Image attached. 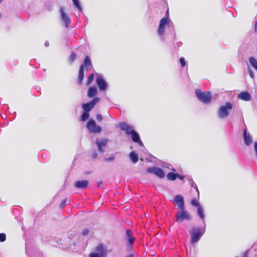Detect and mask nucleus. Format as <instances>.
Instances as JSON below:
<instances>
[{"label":"nucleus","mask_w":257,"mask_h":257,"mask_svg":"<svg viewBox=\"0 0 257 257\" xmlns=\"http://www.w3.org/2000/svg\"><path fill=\"white\" fill-rule=\"evenodd\" d=\"M100 99L97 97H94L93 98V99L85 103H83L82 105V107L83 109V110H85V111L89 112L93 107L99 101Z\"/></svg>","instance_id":"obj_11"},{"label":"nucleus","mask_w":257,"mask_h":257,"mask_svg":"<svg viewBox=\"0 0 257 257\" xmlns=\"http://www.w3.org/2000/svg\"><path fill=\"white\" fill-rule=\"evenodd\" d=\"M177 178L181 180H183L185 178V176L177 174Z\"/></svg>","instance_id":"obj_45"},{"label":"nucleus","mask_w":257,"mask_h":257,"mask_svg":"<svg viewBox=\"0 0 257 257\" xmlns=\"http://www.w3.org/2000/svg\"><path fill=\"white\" fill-rule=\"evenodd\" d=\"M179 61L182 67H184L186 65V61L184 58H180Z\"/></svg>","instance_id":"obj_37"},{"label":"nucleus","mask_w":257,"mask_h":257,"mask_svg":"<svg viewBox=\"0 0 257 257\" xmlns=\"http://www.w3.org/2000/svg\"><path fill=\"white\" fill-rule=\"evenodd\" d=\"M181 210L176 214V221L181 222L184 220H191V216L189 213L184 209Z\"/></svg>","instance_id":"obj_9"},{"label":"nucleus","mask_w":257,"mask_h":257,"mask_svg":"<svg viewBox=\"0 0 257 257\" xmlns=\"http://www.w3.org/2000/svg\"><path fill=\"white\" fill-rule=\"evenodd\" d=\"M238 98L241 100L246 101H249L251 99L250 94L246 91H243L239 93L238 94Z\"/></svg>","instance_id":"obj_18"},{"label":"nucleus","mask_w":257,"mask_h":257,"mask_svg":"<svg viewBox=\"0 0 257 257\" xmlns=\"http://www.w3.org/2000/svg\"><path fill=\"white\" fill-rule=\"evenodd\" d=\"M256 26H257V22L256 21L255 23V28H254V31L255 32L256 31Z\"/></svg>","instance_id":"obj_50"},{"label":"nucleus","mask_w":257,"mask_h":257,"mask_svg":"<svg viewBox=\"0 0 257 257\" xmlns=\"http://www.w3.org/2000/svg\"><path fill=\"white\" fill-rule=\"evenodd\" d=\"M248 250H246L245 251L243 252L241 254L240 257H247L248 255ZM235 257H239L238 256H236Z\"/></svg>","instance_id":"obj_39"},{"label":"nucleus","mask_w":257,"mask_h":257,"mask_svg":"<svg viewBox=\"0 0 257 257\" xmlns=\"http://www.w3.org/2000/svg\"><path fill=\"white\" fill-rule=\"evenodd\" d=\"M89 112L85 111L83 110V113L81 115V119L82 121H85L87 120L89 117Z\"/></svg>","instance_id":"obj_30"},{"label":"nucleus","mask_w":257,"mask_h":257,"mask_svg":"<svg viewBox=\"0 0 257 257\" xmlns=\"http://www.w3.org/2000/svg\"><path fill=\"white\" fill-rule=\"evenodd\" d=\"M114 159V157L113 156H111L109 158H105L104 159V161H107V162H110V161H113Z\"/></svg>","instance_id":"obj_42"},{"label":"nucleus","mask_w":257,"mask_h":257,"mask_svg":"<svg viewBox=\"0 0 257 257\" xmlns=\"http://www.w3.org/2000/svg\"><path fill=\"white\" fill-rule=\"evenodd\" d=\"M187 180L189 181V184L190 183V181H193L192 180V179L191 178V177H189V176H188L187 177Z\"/></svg>","instance_id":"obj_47"},{"label":"nucleus","mask_w":257,"mask_h":257,"mask_svg":"<svg viewBox=\"0 0 257 257\" xmlns=\"http://www.w3.org/2000/svg\"><path fill=\"white\" fill-rule=\"evenodd\" d=\"M205 232V227H194L190 231L191 240L190 243L192 244L197 242Z\"/></svg>","instance_id":"obj_1"},{"label":"nucleus","mask_w":257,"mask_h":257,"mask_svg":"<svg viewBox=\"0 0 257 257\" xmlns=\"http://www.w3.org/2000/svg\"><path fill=\"white\" fill-rule=\"evenodd\" d=\"M129 157H130L131 160L134 163H136L138 161L139 157H138L137 154L134 151H132L130 153Z\"/></svg>","instance_id":"obj_23"},{"label":"nucleus","mask_w":257,"mask_h":257,"mask_svg":"<svg viewBox=\"0 0 257 257\" xmlns=\"http://www.w3.org/2000/svg\"><path fill=\"white\" fill-rule=\"evenodd\" d=\"M108 142V140L107 139H103L101 140H97L96 141V144L97 146L99 145L102 147H105L107 145V144Z\"/></svg>","instance_id":"obj_25"},{"label":"nucleus","mask_w":257,"mask_h":257,"mask_svg":"<svg viewBox=\"0 0 257 257\" xmlns=\"http://www.w3.org/2000/svg\"><path fill=\"white\" fill-rule=\"evenodd\" d=\"M126 239L130 244H133L135 240V238L133 236V232L130 229L126 231Z\"/></svg>","instance_id":"obj_21"},{"label":"nucleus","mask_w":257,"mask_h":257,"mask_svg":"<svg viewBox=\"0 0 257 257\" xmlns=\"http://www.w3.org/2000/svg\"><path fill=\"white\" fill-rule=\"evenodd\" d=\"M96 83L100 91H105L107 88V83L103 77L99 74H97L96 76Z\"/></svg>","instance_id":"obj_10"},{"label":"nucleus","mask_w":257,"mask_h":257,"mask_svg":"<svg viewBox=\"0 0 257 257\" xmlns=\"http://www.w3.org/2000/svg\"><path fill=\"white\" fill-rule=\"evenodd\" d=\"M76 58V54L74 52H72L69 56V58L70 62L71 63H73L75 61Z\"/></svg>","instance_id":"obj_32"},{"label":"nucleus","mask_w":257,"mask_h":257,"mask_svg":"<svg viewBox=\"0 0 257 257\" xmlns=\"http://www.w3.org/2000/svg\"><path fill=\"white\" fill-rule=\"evenodd\" d=\"M26 252L29 257H43L38 248L28 241H26Z\"/></svg>","instance_id":"obj_2"},{"label":"nucleus","mask_w":257,"mask_h":257,"mask_svg":"<svg viewBox=\"0 0 257 257\" xmlns=\"http://www.w3.org/2000/svg\"><path fill=\"white\" fill-rule=\"evenodd\" d=\"M94 77V74L92 73L88 78L87 85H89L93 81Z\"/></svg>","instance_id":"obj_33"},{"label":"nucleus","mask_w":257,"mask_h":257,"mask_svg":"<svg viewBox=\"0 0 257 257\" xmlns=\"http://www.w3.org/2000/svg\"><path fill=\"white\" fill-rule=\"evenodd\" d=\"M92 157L94 159H96L97 157V154L96 152H94L92 154Z\"/></svg>","instance_id":"obj_46"},{"label":"nucleus","mask_w":257,"mask_h":257,"mask_svg":"<svg viewBox=\"0 0 257 257\" xmlns=\"http://www.w3.org/2000/svg\"><path fill=\"white\" fill-rule=\"evenodd\" d=\"M60 19L66 28L70 27L71 20L65 13L63 7H61L60 9Z\"/></svg>","instance_id":"obj_8"},{"label":"nucleus","mask_w":257,"mask_h":257,"mask_svg":"<svg viewBox=\"0 0 257 257\" xmlns=\"http://www.w3.org/2000/svg\"><path fill=\"white\" fill-rule=\"evenodd\" d=\"M97 92L95 87H90L87 92V96L89 98H92L94 96Z\"/></svg>","instance_id":"obj_22"},{"label":"nucleus","mask_w":257,"mask_h":257,"mask_svg":"<svg viewBox=\"0 0 257 257\" xmlns=\"http://www.w3.org/2000/svg\"><path fill=\"white\" fill-rule=\"evenodd\" d=\"M84 70L82 69V68L80 67V69L79 71V74H78V83L79 84H81L82 82V81L84 78Z\"/></svg>","instance_id":"obj_24"},{"label":"nucleus","mask_w":257,"mask_h":257,"mask_svg":"<svg viewBox=\"0 0 257 257\" xmlns=\"http://www.w3.org/2000/svg\"><path fill=\"white\" fill-rule=\"evenodd\" d=\"M243 138L245 145L249 146L253 142V138L251 135L244 129L243 131Z\"/></svg>","instance_id":"obj_15"},{"label":"nucleus","mask_w":257,"mask_h":257,"mask_svg":"<svg viewBox=\"0 0 257 257\" xmlns=\"http://www.w3.org/2000/svg\"><path fill=\"white\" fill-rule=\"evenodd\" d=\"M108 251L106 247L103 244H99L95 248V251L89 254V257H106Z\"/></svg>","instance_id":"obj_4"},{"label":"nucleus","mask_w":257,"mask_h":257,"mask_svg":"<svg viewBox=\"0 0 257 257\" xmlns=\"http://www.w3.org/2000/svg\"><path fill=\"white\" fill-rule=\"evenodd\" d=\"M89 233V229H84L83 231H82V234L83 235H86L88 234Z\"/></svg>","instance_id":"obj_43"},{"label":"nucleus","mask_w":257,"mask_h":257,"mask_svg":"<svg viewBox=\"0 0 257 257\" xmlns=\"http://www.w3.org/2000/svg\"><path fill=\"white\" fill-rule=\"evenodd\" d=\"M197 214L201 219H204L205 216L204 214V211L201 206L198 207V208H197Z\"/></svg>","instance_id":"obj_27"},{"label":"nucleus","mask_w":257,"mask_h":257,"mask_svg":"<svg viewBox=\"0 0 257 257\" xmlns=\"http://www.w3.org/2000/svg\"><path fill=\"white\" fill-rule=\"evenodd\" d=\"M171 27L170 20L167 17L163 18L160 22L157 31V33L158 36L162 37L164 34L165 27Z\"/></svg>","instance_id":"obj_6"},{"label":"nucleus","mask_w":257,"mask_h":257,"mask_svg":"<svg viewBox=\"0 0 257 257\" xmlns=\"http://www.w3.org/2000/svg\"><path fill=\"white\" fill-rule=\"evenodd\" d=\"M68 202V201L67 199H65L62 201V202L61 203L60 207V208H64V206L66 205V204Z\"/></svg>","instance_id":"obj_38"},{"label":"nucleus","mask_w":257,"mask_h":257,"mask_svg":"<svg viewBox=\"0 0 257 257\" xmlns=\"http://www.w3.org/2000/svg\"><path fill=\"white\" fill-rule=\"evenodd\" d=\"M86 127L90 133H100L102 131L101 127L96 125L95 120L92 119L88 120Z\"/></svg>","instance_id":"obj_7"},{"label":"nucleus","mask_w":257,"mask_h":257,"mask_svg":"<svg viewBox=\"0 0 257 257\" xmlns=\"http://www.w3.org/2000/svg\"><path fill=\"white\" fill-rule=\"evenodd\" d=\"M96 119L98 121H101L103 119V117H102V115L100 114H97L96 115Z\"/></svg>","instance_id":"obj_41"},{"label":"nucleus","mask_w":257,"mask_h":257,"mask_svg":"<svg viewBox=\"0 0 257 257\" xmlns=\"http://www.w3.org/2000/svg\"><path fill=\"white\" fill-rule=\"evenodd\" d=\"M125 257H133V253H130L128 255H127Z\"/></svg>","instance_id":"obj_49"},{"label":"nucleus","mask_w":257,"mask_h":257,"mask_svg":"<svg viewBox=\"0 0 257 257\" xmlns=\"http://www.w3.org/2000/svg\"><path fill=\"white\" fill-rule=\"evenodd\" d=\"M75 7L80 12H82V8L80 4L79 0H72Z\"/></svg>","instance_id":"obj_28"},{"label":"nucleus","mask_w":257,"mask_h":257,"mask_svg":"<svg viewBox=\"0 0 257 257\" xmlns=\"http://www.w3.org/2000/svg\"><path fill=\"white\" fill-rule=\"evenodd\" d=\"M190 185L192 187L195 189L196 192H197V194L199 196V190L197 188L196 184L194 183V181H190Z\"/></svg>","instance_id":"obj_34"},{"label":"nucleus","mask_w":257,"mask_h":257,"mask_svg":"<svg viewBox=\"0 0 257 257\" xmlns=\"http://www.w3.org/2000/svg\"><path fill=\"white\" fill-rule=\"evenodd\" d=\"M130 136H131L132 141L134 142L138 143L140 146H143V144L141 140L139 134L135 130L133 132Z\"/></svg>","instance_id":"obj_16"},{"label":"nucleus","mask_w":257,"mask_h":257,"mask_svg":"<svg viewBox=\"0 0 257 257\" xmlns=\"http://www.w3.org/2000/svg\"><path fill=\"white\" fill-rule=\"evenodd\" d=\"M3 0H0V3L2 2Z\"/></svg>","instance_id":"obj_51"},{"label":"nucleus","mask_w":257,"mask_h":257,"mask_svg":"<svg viewBox=\"0 0 257 257\" xmlns=\"http://www.w3.org/2000/svg\"><path fill=\"white\" fill-rule=\"evenodd\" d=\"M6 240V235L4 233H0V242H4Z\"/></svg>","instance_id":"obj_36"},{"label":"nucleus","mask_w":257,"mask_h":257,"mask_svg":"<svg viewBox=\"0 0 257 257\" xmlns=\"http://www.w3.org/2000/svg\"><path fill=\"white\" fill-rule=\"evenodd\" d=\"M174 203L180 209H184V198L181 195H177L175 196Z\"/></svg>","instance_id":"obj_14"},{"label":"nucleus","mask_w":257,"mask_h":257,"mask_svg":"<svg viewBox=\"0 0 257 257\" xmlns=\"http://www.w3.org/2000/svg\"><path fill=\"white\" fill-rule=\"evenodd\" d=\"M92 66V64L90 57L88 56H86L85 57L83 64L81 65L80 67H82V69L86 70L88 69V68L91 67Z\"/></svg>","instance_id":"obj_19"},{"label":"nucleus","mask_w":257,"mask_h":257,"mask_svg":"<svg viewBox=\"0 0 257 257\" xmlns=\"http://www.w3.org/2000/svg\"><path fill=\"white\" fill-rule=\"evenodd\" d=\"M249 61L251 65L257 70V60L253 57L249 58Z\"/></svg>","instance_id":"obj_29"},{"label":"nucleus","mask_w":257,"mask_h":257,"mask_svg":"<svg viewBox=\"0 0 257 257\" xmlns=\"http://www.w3.org/2000/svg\"><path fill=\"white\" fill-rule=\"evenodd\" d=\"M254 163L257 165V142H255L254 143Z\"/></svg>","instance_id":"obj_31"},{"label":"nucleus","mask_w":257,"mask_h":257,"mask_svg":"<svg viewBox=\"0 0 257 257\" xmlns=\"http://www.w3.org/2000/svg\"><path fill=\"white\" fill-rule=\"evenodd\" d=\"M88 185L87 180L77 181L75 183V187L79 189H85Z\"/></svg>","instance_id":"obj_20"},{"label":"nucleus","mask_w":257,"mask_h":257,"mask_svg":"<svg viewBox=\"0 0 257 257\" xmlns=\"http://www.w3.org/2000/svg\"><path fill=\"white\" fill-rule=\"evenodd\" d=\"M49 45V43L48 41H46L45 43V46L46 47H48Z\"/></svg>","instance_id":"obj_48"},{"label":"nucleus","mask_w":257,"mask_h":257,"mask_svg":"<svg viewBox=\"0 0 257 257\" xmlns=\"http://www.w3.org/2000/svg\"><path fill=\"white\" fill-rule=\"evenodd\" d=\"M197 97L202 103L208 104L211 101V95L209 91L202 92L201 89H197L195 90Z\"/></svg>","instance_id":"obj_3"},{"label":"nucleus","mask_w":257,"mask_h":257,"mask_svg":"<svg viewBox=\"0 0 257 257\" xmlns=\"http://www.w3.org/2000/svg\"><path fill=\"white\" fill-rule=\"evenodd\" d=\"M191 203L193 206H196L197 208L201 206L198 202L195 199L192 200Z\"/></svg>","instance_id":"obj_35"},{"label":"nucleus","mask_w":257,"mask_h":257,"mask_svg":"<svg viewBox=\"0 0 257 257\" xmlns=\"http://www.w3.org/2000/svg\"><path fill=\"white\" fill-rule=\"evenodd\" d=\"M233 107L232 104L230 102L226 103L225 105H221L219 107L218 110V116L220 118H224L226 117L229 111H230Z\"/></svg>","instance_id":"obj_5"},{"label":"nucleus","mask_w":257,"mask_h":257,"mask_svg":"<svg viewBox=\"0 0 257 257\" xmlns=\"http://www.w3.org/2000/svg\"><path fill=\"white\" fill-rule=\"evenodd\" d=\"M118 126L121 130L125 132L127 136H130L133 132L135 131L133 126L130 125L125 122L119 123Z\"/></svg>","instance_id":"obj_12"},{"label":"nucleus","mask_w":257,"mask_h":257,"mask_svg":"<svg viewBox=\"0 0 257 257\" xmlns=\"http://www.w3.org/2000/svg\"><path fill=\"white\" fill-rule=\"evenodd\" d=\"M71 239L67 237L64 240H60L59 241V242H57L59 245L58 247L64 249L67 248L69 247V243Z\"/></svg>","instance_id":"obj_17"},{"label":"nucleus","mask_w":257,"mask_h":257,"mask_svg":"<svg viewBox=\"0 0 257 257\" xmlns=\"http://www.w3.org/2000/svg\"><path fill=\"white\" fill-rule=\"evenodd\" d=\"M147 172L155 174L156 176L160 178H163L165 176L164 171L160 168L157 167H150L148 168L147 170Z\"/></svg>","instance_id":"obj_13"},{"label":"nucleus","mask_w":257,"mask_h":257,"mask_svg":"<svg viewBox=\"0 0 257 257\" xmlns=\"http://www.w3.org/2000/svg\"><path fill=\"white\" fill-rule=\"evenodd\" d=\"M248 72L250 77L253 79L254 78L253 73L252 70L249 67L248 68Z\"/></svg>","instance_id":"obj_40"},{"label":"nucleus","mask_w":257,"mask_h":257,"mask_svg":"<svg viewBox=\"0 0 257 257\" xmlns=\"http://www.w3.org/2000/svg\"><path fill=\"white\" fill-rule=\"evenodd\" d=\"M98 147V151L101 153H103L104 152V150L103 149V147H101V146H100L99 145V146H97Z\"/></svg>","instance_id":"obj_44"},{"label":"nucleus","mask_w":257,"mask_h":257,"mask_svg":"<svg viewBox=\"0 0 257 257\" xmlns=\"http://www.w3.org/2000/svg\"><path fill=\"white\" fill-rule=\"evenodd\" d=\"M177 174L170 172L167 174V178L170 181H174L177 179Z\"/></svg>","instance_id":"obj_26"}]
</instances>
